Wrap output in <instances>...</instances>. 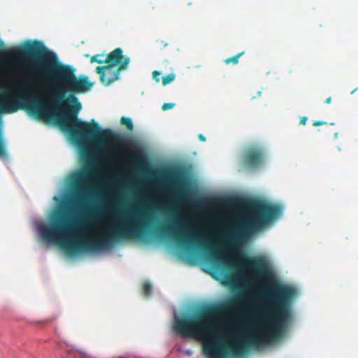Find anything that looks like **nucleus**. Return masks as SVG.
Returning a JSON list of instances; mask_svg holds the SVG:
<instances>
[{
    "label": "nucleus",
    "instance_id": "2eb2a0df",
    "mask_svg": "<svg viewBox=\"0 0 358 358\" xmlns=\"http://www.w3.org/2000/svg\"><path fill=\"white\" fill-rule=\"evenodd\" d=\"M161 75V73L157 71H154L152 72V78L158 83L159 81V76Z\"/></svg>",
    "mask_w": 358,
    "mask_h": 358
},
{
    "label": "nucleus",
    "instance_id": "20e7f679",
    "mask_svg": "<svg viewBox=\"0 0 358 358\" xmlns=\"http://www.w3.org/2000/svg\"><path fill=\"white\" fill-rule=\"evenodd\" d=\"M96 173V169L90 164L72 176V203L79 206L85 203L88 198L90 185Z\"/></svg>",
    "mask_w": 358,
    "mask_h": 358
},
{
    "label": "nucleus",
    "instance_id": "a211bd4d",
    "mask_svg": "<svg viewBox=\"0 0 358 358\" xmlns=\"http://www.w3.org/2000/svg\"><path fill=\"white\" fill-rule=\"evenodd\" d=\"M306 121H307V117H302L300 120V124H306Z\"/></svg>",
    "mask_w": 358,
    "mask_h": 358
},
{
    "label": "nucleus",
    "instance_id": "ddd939ff",
    "mask_svg": "<svg viewBox=\"0 0 358 358\" xmlns=\"http://www.w3.org/2000/svg\"><path fill=\"white\" fill-rule=\"evenodd\" d=\"M176 76L173 73H169L162 78L163 85H166L174 80Z\"/></svg>",
    "mask_w": 358,
    "mask_h": 358
},
{
    "label": "nucleus",
    "instance_id": "9b49d317",
    "mask_svg": "<svg viewBox=\"0 0 358 358\" xmlns=\"http://www.w3.org/2000/svg\"><path fill=\"white\" fill-rule=\"evenodd\" d=\"M152 287L150 282H144L142 285V292L143 294L148 297L152 293Z\"/></svg>",
    "mask_w": 358,
    "mask_h": 358
},
{
    "label": "nucleus",
    "instance_id": "dca6fc26",
    "mask_svg": "<svg viewBox=\"0 0 358 358\" xmlns=\"http://www.w3.org/2000/svg\"><path fill=\"white\" fill-rule=\"evenodd\" d=\"M82 157L84 161H88L91 158V155L88 151H86L82 154Z\"/></svg>",
    "mask_w": 358,
    "mask_h": 358
},
{
    "label": "nucleus",
    "instance_id": "9d476101",
    "mask_svg": "<svg viewBox=\"0 0 358 358\" xmlns=\"http://www.w3.org/2000/svg\"><path fill=\"white\" fill-rule=\"evenodd\" d=\"M244 53H245V52L243 51L231 57L227 58L226 59H224V62L226 64H229L230 63H232L233 64H237L238 62V59L240 58L241 56L244 55Z\"/></svg>",
    "mask_w": 358,
    "mask_h": 358
},
{
    "label": "nucleus",
    "instance_id": "bb28decb",
    "mask_svg": "<svg viewBox=\"0 0 358 358\" xmlns=\"http://www.w3.org/2000/svg\"><path fill=\"white\" fill-rule=\"evenodd\" d=\"M119 358H121V357H119Z\"/></svg>",
    "mask_w": 358,
    "mask_h": 358
},
{
    "label": "nucleus",
    "instance_id": "5701e85b",
    "mask_svg": "<svg viewBox=\"0 0 358 358\" xmlns=\"http://www.w3.org/2000/svg\"><path fill=\"white\" fill-rule=\"evenodd\" d=\"M227 280H229V282H231L232 280V277L230 276V275H227L226 277Z\"/></svg>",
    "mask_w": 358,
    "mask_h": 358
},
{
    "label": "nucleus",
    "instance_id": "412c9836",
    "mask_svg": "<svg viewBox=\"0 0 358 358\" xmlns=\"http://www.w3.org/2000/svg\"><path fill=\"white\" fill-rule=\"evenodd\" d=\"M134 157L137 161H139L141 159V157L138 155H134Z\"/></svg>",
    "mask_w": 358,
    "mask_h": 358
},
{
    "label": "nucleus",
    "instance_id": "39448f33",
    "mask_svg": "<svg viewBox=\"0 0 358 358\" xmlns=\"http://www.w3.org/2000/svg\"><path fill=\"white\" fill-rule=\"evenodd\" d=\"M266 160L264 146L254 144L246 148L241 157L242 166L247 169L255 170L262 166Z\"/></svg>",
    "mask_w": 358,
    "mask_h": 358
},
{
    "label": "nucleus",
    "instance_id": "1a4fd4ad",
    "mask_svg": "<svg viewBox=\"0 0 358 358\" xmlns=\"http://www.w3.org/2000/svg\"><path fill=\"white\" fill-rule=\"evenodd\" d=\"M120 123L122 125H125L129 131H132L134 129V124L130 117H122L120 119Z\"/></svg>",
    "mask_w": 358,
    "mask_h": 358
},
{
    "label": "nucleus",
    "instance_id": "f8f14e48",
    "mask_svg": "<svg viewBox=\"0 0 358 358\" xmlns=\"http://www.w3.org/2000/svg\"><path fill=\"white\" fill-rule=\"evenodd\" d=\"M104 55L103 54H96L93 55L90 59V62L94 63L96 62L98 64H103L106 63L104 61Z\"/></svg>",
    "mask_w": 358,
    "mask_h": 358
},
{
    "label": "nucleus",
    "instance_id": "7ed1b4c3",
    "mask_svg": "<svg viewBox=\"0 0 358 358\" xmlns=\"http://www.w3.org/2000/svg\"><path fill=\"white\" fill-rule=\"evenodd\" d=\"M280 213L281 208L279 206L264 202H256L251 210L238 220L233 234L229 236L227 241L231 252L237 257H239L240 260L234 261L217 257V252H213L212 257L228 269H236L238 267L246 268L253 271L259 269L263 265L262 260L257 257H248L243 255L241 248L250 234L273 221Z\"/></svg>",
    "mask_w": 358,
    "mask_h": 358
},
{
    "label": "nucleus",
    "instance_id": "6ab92c4d",
    "mask_svg": "<svg viewBox=\"0 0 358 358\" xmlns=\"http://www.w3.org/2000/svg\"><path fill=\"white\" fill-rule=\"evenodd\" d=\"M198 137H199V140L201 141H206V137L201 134H199Z\"/></svg>",
    "mask_w": 358,
    "mask_h": 358
},
{
    "label": "nucleus",
    "instance_id": "6e6552de",
    "mask_svg": "<svg viewBox=\"0 0 358 358\" xmlns=\"http://www.w3.org/2000/svg\"><path fill=\"white\" fill-rule=\"evenodd\" d=\"M122 70L106 64L96 68V72L99 74L101 82L105 85H109L118 80L120 73Z\"/></svg>",
    "mask_w": 358,
    "mask_h": 358
},
{
    "label": "nucleus",
    "instance_id": "f03ea898",
    "mask_svg": "<svg viewBox=\"0 0 358 358\" xmlns=\"http://www.w3.org/2000/svg\"><path fill=\"white\" fill-rule=\"evenodd\" d=\"M149 220L146 211L136 210L129 219L108 228L101 236L82 237L77 226L67 222L64 216L52 219L49 226L42 224L39 232L48 243L58 242L69 254L78 251H98L122 240L138 238L144 234V228Z\"/></svg>",
    "mask_w": 358,
    "mask_h": 358
},
{
    "label": "nucleus",
    "instance_id": "0eeeda50",
    "mask_svg": "<svg viewBox=\"0 0 358 358\" xmlns=\"http://www.w3.org/2000/svg\"><path fill=\"white\" fill-rule=\"evenodd\" d=\"M104 61L110 66H117L120 70H126L130 62V58L123 55L120 48H117L106 55Z\"/></svg>",
    "mask_w": 358,
    "mask_h": 358
},
{
    "label": "nucleus",
    "instance_id": "4be33fe9",
    "mask_svg": "<svg viewBox=\"0 0 358 358\" xmlns=\"http://www.w3.org/2000/svg\"><path fill=\"white\" fill-rule=\"evenodd\" d=\"M163 47H166L167 45L166 43H164L163 41H159Z\"/></svg>",
    "mask_w": 358,
    "mask_h": 358
},
{
    "label": "nucleus",
    "instance_id": "4468645a",
    "mask_svg": "<svg viewBox=\"0 0 358 358\" xmlns=\"http://www.w3.org/2000/svg\"><path fill=\"white\" fill-rule=\"evenodd\" d=\"M175 104L173 103H165L162 105V110H167L169 109H171L174 107Z\"/></svg>",
    "mask_w": 358,
    "mask_h": 358
},
{
    "label": "nucleus",
    "instance_id": "f257e3e1",
    "mask_svg": "<svg viewBox=\"0 0 358 358\" xmlns=\"http://www.w3.org/2000/svg\"><path fill=\"white\" fill-rule=\"evenodd\" d=\"M295 293L290 286L275 284L264 290L268 303L262 311L252 313L246 301L232 299L176 318L174 329L185 337L202 340L207 358L239 357L282 334L291 318Z\"/></svg>",
    "mask_w": 358,
    "mask_h": 358
},
{
    "label": "nucleus",
    "instance_id": "b1692460",
    "mask_svg": "<svg viewBox=\"0 0 358 358\" xmlns=\"http://www.w3.org/2000/svg\"><path fill=\"white\" fill-rule=\"evenodd\" d=\"M338 132L335 133V134H334V138H338Z\"/></svg>",
    "mask_w": 358,
    "mask_h": 358
},
{
    "label": "nucleus",
    "instance_id": "a878e982",
    "mask_svg": "<svg viewBox=\"0 0 358 358\" xmlns=\"http://www.w3.org/2000/svg\"><path fill=\"white\" fill-rule=\"evenodd\" d=\"M192 4V2H188V3H187V5H188V6H191Z\"/></svg>",
    "mask_w": 358,
    "mask_h": 358
},
{
    "label": "nucleus",
    "instance_id": "aec40b11",
    "mask_svg": "<svg viewBox=\"0 0 358 358\" xmlns=\"http://www.w3.org/2000/svg\"><path fill=\"white\" fill-rule=\"evenodd\" d=\"M324 102L326 103H330L331 102V97H328L327 99H326V100L324 101Z\"/></svg>",
    "mask_w": 358,
    "mask_h": 358
},
{
    "label": "nucleus",
    "instance_id": "393cba45",
    "mask_svg": "<svg viewBox=\"0 0 358 358\" xmlns=\"http://www.w3.org/2000/svg\"><path fill=\"white\" fill-rule=\"evenodd\" d=\"M357 89H358V87L357 89L354 90L353 91H352L351 94H353Z\"/></svg>",
    "mask_w": 358,
    "mask_h": 358
},
{
    "label": "nucleus",
    "instance_id": "f3484780",
    "mask_svg": "<svg viewBox=\"0 0 358 358\" xmlns=\"http://www.w3.org/2000/svg\"><path fill=\"white\" fill-rule=\"evenodd\" d=\"M327 122H323V121H315L313 123V126H320V125H323V124H326Z\"/></svg>",
    "mask_w": 358,
    "mask_h": 358
},
{
    "label": "nucleus",
    "instance_id": "423d86ee",
    "mask_svg": "<svg viewBox=\"0 0 358 358\" xmlns=\"http://www.w3.org/2000/svg\"><path fill=\"white\" fill-rule=\"evenodd\" d=\"M177 225L168 226L165 227L160 228V232L162 234H171V232H174L173 234V238L174 240L180 244L182 245H190L195 243L200 247H203V248L210 250V248L206 245V243L203 240H200L195 236L189 234L186 231L184 230V228L179 227L178 230L177 229Z\"/></svg>",
    "mask_w": 358,
    "mask_h": 358
}]
</instances>
